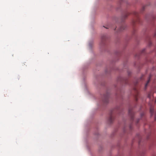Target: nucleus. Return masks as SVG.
I'll return each instance as SVG.
<instances>
[{"mask_svg": "<svg viewBox=\"0 0 156 156\" xmlns=\"http://www.w3.org/2000/svg\"><path fill=\"white\" fill-rule=\"evenodd\" d=\"M132 14L135 16V18L133 19L132 21V23L134 25L136 23L139 22L140 19L138 17V13L136 11H134Z\"/></svg>", "mask_w": 156, "mask_h": 156, "instance_id": "obj_1", "label": "nucleus"}, {"mask_svg": "<svg viewBox=\"0 0 156 156\" xmlns=\"http://www.w3.org/2000/svg\"><path fill=\"white\" fill-rule=\"evenodd\" d=\"M107 38L106 36L105 35H103L101 37V42L100 44L104 45L105 44V41Z\"/></svg>", "mask_w": 156, "mask_h": 156, "instance_id": "obj_2", "label": "nucleus"}, {"mask_svg": "<svg viewBox=\"0 0 156 156\" xmlns=\"http://www.w3.org/2000/svg\"><path fill=\"white\" fill-rule=\"evenodd\" d=\"M130 14V13L129 12H126L124 13L122 16V18L123 19H125L127 18L128 16Z\"/></svg>", "mask_w": 156, "mask_h": 156, "instance_id": "obj_3", "label": "nucleus"}, {"mask_svg": "<svg viewBox=\"0 0 156 156\" xmlns=\"http://www.w3.org/2000/svg\"><path fill=\"white\" fill-rule=\"evenodd\" d=\"M126 26L125 24L123 25L120 27L119 29V31H121L125 30L126 28Z\"/></svg>", "mask_w": 156, "mask_h": 156, "instance_id": "obj_4", "label": "nucleus"}, {"mask_svg": "<svg viewBox=\"0 0 156 156\" xmlns=\"http://www.w3.org/2000/svg\"><path fill=\"white\" fill-rule=\"evenodd\" d=\"M150 78H151V76H150L148 80H147V81L146 83V84L145 85V89L147 88V87L148 86V84L149 83L150 81Z\"/></svg>", "mask_w": 156, "mask_h": 156, "instance_id": "obj_5", "label": "nucleus"}, {"mask_svg": "<svg viewBox=\"0 0 156 156\" xmlns=\"http://www.w3.org/2000/svg\"><path fill=\"white\" fill-rule=\"evenodd\" d=\"M154 110L153 109L151 108L150 109V112L151 114V115H152L153 112Z\"/></svg>", "mask_w": 156, "mask_h": 156, "instance_id": "obj_6", "label": "nucleus"}, {"mask_svg": "<svg viewBox=\"0 0 156 156\" xmlns=\"http://www.w3.org/2000/svg\"><path fill=\"white\" fill-rule=\"evenodd\" d=\"M108 93H107L105 94L104 95V98H107L106 97H108Z\"/></svg>", "mask_w": 156, "mask_h": 156, "instance_id": "obj_7", "label": "nucleus"}, {"mask_svg": "<svg viewBox=\"0 0 156 156\" xmlns=\"http://www.w3.org/2000/svg\"><path fill=\"white\" fill-rule=\"evenodd\" d=\"M120 80L121 81H123L124 80L125 81V80H124V79L122 78H121Z\"/></svg>", "mask_w": 156, "mask_h": 156, "instance_id": "obj_8", "label": "nucleus"}, {"mask_svg": "<svg viewBox=\"0 0 156 156\" xmlns=\"http://www.w3.org/2000/svg\"><path fill=\"white\" fill-rule=\"evenodd\" d=\"M144 7H143L142 8V10H144Z\"/></svg>", "mask_w": 156, "mask_h": 156, "instance_id": "obj_9", "label": "nucleus"}, {"mask_svg": "<svg viewBox=\"0 0 156 156\" xmlns=\"http://www.w3.org/2000/svg\"><path fill=\"white\" fill-rule=\"evenodd\" d=\"M103 27H104L105 28H106V29H108V27H105V26H103Z\"/></svg>", "mask_w": 156, "mask_h": 156, "instance_id": "obj_10", "label": "nucleus"}, {"mask_svg": "<svg viewBox=\"0 0 156 156\" xmlns=\"http://www.w3.org/2000/svg\"><path fill=\"white\" fill-rule=\"evenodd\" d=\"M112 116H111L110 117V119H112Z\"/></svg>", "mask_w": 156, "mask_h": 156, "instance_id": "obj_11", "label": "nucleus"}, {"mask_svg": "<svg viewBox=\"0 0 156 156\" xmlns=\"http://www.w3.org/2000/svg\"><path fill=\"white\" fill-rule=\"evenodd\" d=\"M137 84V83H136V84Z\"/></svg>", "mask_w": 156, "mask_h": 156, "instance_id": "obj_12", "label": "nucleus"}, {"mask_svg": "<svg viewBox=\"0 0 156 156\" xmlns=\"http://www.w3.org/2000/svg\"><path fill=\"white\" fill-rule=\"evenodd\" d=\"M125 83H126V81H125Z\"/></svg>", "mask_w": 156, "mask_h": 156, "instance_id": "obj_13", "label": "nucleus"}]
</instances>
